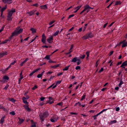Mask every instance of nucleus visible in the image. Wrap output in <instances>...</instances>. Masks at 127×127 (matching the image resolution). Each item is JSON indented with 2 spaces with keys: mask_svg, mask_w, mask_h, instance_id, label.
Wrapping results in <instances>:
<instances>
[{
  "mask_svg": "<svg viewBox=\"0 0 127 127\" xmlns=\"http://www.w3.org/2000/svg\"><path fill=\"white\" fill-rule=\"evenodd\" d=\"M42 75V74H39L37 75V77L38 78H39L40 77H41Z\"/></svg>",
  "mask_w": 127,
  "mask_h": 127,
  "instance_id": "nucleus-50",
  "label": "nucleus"
},
{
  "mask_svg": "<svg viewBox=\"0 0 127 127\" xmlns=\"http://www.w3.org/2000/svg\"><path fill=\"white\" fill-rule=\"evenodd\" d=\"M8 87H9V85H7L5 86V87L4 88V89L6 90L7 89V88H8Z\"/></svg>",
  "mask_w": 127,
  "mask_h": 127,
  "instance_id": "nucleus-54",
  "label": "nucleus"
},
{
  "mask_svg": "<svg viewBox=\"0 0 127 127\" xmlns=\"http://www.w3.org/2000/svg\"><path fill=\"white\" fill-rule=\"evenodd\" d=\"M86 96L85 95H83L82 97V98L81 99V100H82L83 99H84L85 98Z\"/></svg>",
  "mask_w": 127,
  "mask_h": 127,
  "instance_id": "nucleus-40",
  "label": "nucleus"
},
{
  "mask_svg": "<svg viewBox=\"0 0 127 127\" xmlns=\"http://www.w3.org/2000/svg\"><path fill=\"white\" fill-rule=\"evenodd\" d=\"M20 78H22V79L23 78V75H22V72H21V73L20 74Z\"/></svg>",
  "mask_w": 127,
  "mask_h": 127,
  "instance_id": "nucleus-53",
  "label": "nucleus"
},
{
  "mask_svg": "<svg viewBox=\"0 0 127 127\" xmlns=\"http://www.w3.org/2000/svg\"><path fill=\"white\" fill-rule=\"evenodd\" d=\"M8 100L9 101H11L13 102H14L16 101V100L13 98H9L8 99Z\"/></svg>",
  "mask_w": 127,
  "mask_h": 127,
  "instance_id": "nucleus-23",
  "label": "nucleus"
},
{
  "mask_svg": "<svg viewBox=\"0 0 127 127\" xmlns=\"http://www.w3.org/2000/svg\"><path fill=\"white\" fill-rule=\"evenodd\" d=\"M50 55H47L45 57V58L47 60H49L50 59Z\"/></svg>",
  "mask_w": 127,
  "mask_h": 127,
  "instance_id": "nucleus-36",
  "label": "nucleus"
},
{
  "mask_svg": "<svg viewBox=\"0 0 127 127\" xmlns=\"http://www.w3.org/2000/svg\"><path fill=\"white\" fill-rule=\"evenodd\" d=\"M70 65H69L68 66H66L64 69H63V71L67 70L68 69L69 67L70 66Z\"/></svg>",
  "mask_w": 127,
  "mask_h": 127,
  "instance_id": "nucleus-26",
  "label": "nucleus"
},
{
  "mask_svg": "<svg viewBox=\"0 0 127 127\" xmlns=\"http://www.w3.org/2000/svg\"><path fill=\"white\" fill-rule=\"evenodd\" d=\"M93 36V34L91 32L88 33L85 35L82 38L83 39H86L89 38H91Z\"/></svg>",
  "mask_w": 127,
  "mask_h": 127,
  "instance_id": "nucleus-3",
  "label": "nucleus"
},
{
  "mask_svg": "<svg viewBox=\"0 0 127 127\" xmlns=\"http://www.w3.org/2000/svg\"><path fill=\"white\" fill-rule=\"evenodd\" d=\"M19 119V121L18 122L19 124H21L24 121V120L23 119H21L19 118H18Z\"/></svg>",
  "mask_w": 127,
  "mask_h": 127,
  "instance_id": "nucleus-17",
  "label": "nucleus"
},
{
  "mask_svg": "<svg viewBox=\"0 0 127 127\" xmlns=\"http://www.w3.org/2000/svg\"><path fill=\"white\" fill-rule=\"evenodd\" d=\"M59 65V64H58L56 65H54L53 66H51V67L52 68H56L57 67H58Z\"/></svg>",
  "mask_w": 127,
  "mask_h": 127,
  "instance_id": "nucleus-32",
  "label": "nucleus"
},
{
  "mask_svg": "<svg viewBox=\"0 0 127 127\" xmlns=\"http://www.w3.org/2000/svg\"><path fill=\"white\" fill-rule=\"evenodd\" d=\"M63 102H61L57 103V105H59L60 106H61L62 105Z\"/></svg>",
  "mask_w": 127,
  "mask_h": 127,
  "instance_id": "nucleus-45",
  "label": "nucleus"
},
{
  "mask_svg": "<svg viewBox=\"0 0 127 127\" xmlns=\"http://www.w3.org/2000/svg\"><path fill=\"white\" fill-rule=\"evenodd\" d=\"M103 68H101V69L99 70V71H98L99 73H100L103 70Z\"/></svg>",
  "mask_w": 127,
  "mask_h": 127,
  "instance_id": "nucleus-48",
  "label": "nucleus"
},
{
  "mask_svg": "<svg viewBox=\"0 0 127 127\" xmlns=\"http://www.w3.org/2000/svg\"><path fill=\"white\" fill-rule=\"evenodd\" d=\"M49 101H51V100H53V98L50 96L49 97Z\"/></svg>",
  "mask_w": 127,
  "mask_h": 127,
  "instance_id": "nucleus-62",
  "label": "nucleus"
},
{
  "mask_svg": "<svg viewBox=\"0 0 127 127\" xmlns=\"http://www.w3.org/2000/svg\"><path fill=\"white\" fill-rule=\"evenodd\" d=\"M10 114L12 115H15V112L14 111H12L10 112Z\"/></svg>",
  "mask_w": 127,
  "mask_h": 127,
  "instance_id": "nucleus-35",
  "label": "nucleus"
},
{
  "mask_svg": "<svg viewBox=\"0 0 127 127\" xmlns=\"http://www.w3.org/2000/svg\"><path fill=\"white\" fill-rule=\"evenodd\" d=\"M30 30L32 31V33H34L36 32V30L33 28H31Z\"/></svg>",
  "mask_w": 127,
  "mask_h": 127,
  "instance_id": "nucleus-25",
  "label": "nucleus"
},
{
  "mask_svg": "<svg viewBox=\"0 0 127 127\" xmlns=\"http://www.w3.org/2000/svg\"><path fill=\"white\" fill-rule=\"evenodd\" d=\"M82 5L78 6L76 7L75 8V9H76V11H75L74 12V13H76L77 12V11L80 9V8L81 7Z\"/></svg>",
  "mask_w": 127,
  "mask_h": 127,
  "instance_id": "nucleus-15",
  "label": "nucleus"
},
{
  "mask_svg": "<svg viewBox=\"0 0 127 127\" xmlns=\"http://www.w3.org/2000/svg\"><path fill=\"white\" fill-rule=\"evenodd\" d=\"M50 121L51 122H54L56 121H55L54 119H50Z\"/></svg>",
  "mask_w": 127,
  "mask_h": 127,
  "instance_id": "nucleus-58",
  "label": "nucleus"
},
{
  "mask_svg": "<svg viewBox=\"0 0 127 127\" xmlns=\"http://www.w3.org/2000/svg\"><path fill=\"white\" fill-rule=\"evenodd\" d=\"M2 1L4 3H7L10 4L12 3V0H2Z\"/></svg>",
  "mask_w": 127,
  "mask_h": 127,
  "instance_id": "nucleus-9",
  "label": "nucleus"
},
{
  "mask_svg": "<svg viewBox=\"0 0 127 127\" xmlns=\"http://www.w3.org/2000/svg\"><path fill=\"white\" fill-rule=\"evenodd\" d=\"M123 45L122 46V47H125L127 46V42L125 41L124 40L123 41Z\"/></svg>",
  "mask_w": 127,
  "mask_h": 127,
  "instance_id": "nucleus-12",
  "label": "nucleus"
},
{
  "mask_svg": "<svg viewBox=\"0 0 127 127\" xmlns=\"http://www.w3.org/2000/svg\"><path fill=\"white\" fill-rule=\"evenodd\" d=\"M38 5V4L37 3H36L35 4H34L32 5V6H35L36 7H37Z\"/></svg>",
  "mask_w": 127,
  "mask_h": 127,
  "instance_id": "nucleus-64",
  "label": "nucleus"
},
{
  "mask_svg": "<svg viewBox=\"0 0 127 127\" xmlns=\"http://www.w3.org/2000/svg\"><path fill=\"white\" fill-rule=\"evenodd\" d=\"M121 3V2L120 1H117L116 2L115 5H117L118 4H120Z\"/></svg>",
  "mask_w": 127,
  "mask_h": 127,
  "instance_id": "nucleus-31",
  "label": "nucleus"
},
{
  "mask_svg": "<svg viewBox=\"0 0 127 127\" xmlns=\"http://www.w3.org/2000/svg\"><path fill=\"white\" fill-rule=\"evenodd\" d=\"M31 127H36V125L35 123L32 124V125L31 126Z\"/></svg>",
  "mask_w": 127,
  "mask_h": 127,
  "instance_id": "nucleus-61",
  "label": "nucleus"
},
{
  "mask_svg": "<svg viewBox=\"0 0 127 127\" xmlns=\"http://www.w3.org/2000/svg\"><path fill=\"white\" fill-rule=\"evenodd\" d=\"M80 66H77L76 67L75 69L76 70H78L80 69Z\"/></svg>",
  "mask_w": 127,
  "mask_h": 127,
  "instance_id": "nucleus-44",
  "label": "nucleus"
},
{
  "mask_svg": "<svg viewBox=\"0 0 127 127\" xmlns=\"http://www.w3.org/2000/svg\"><path fill=\"white\" fill-rule=\"evenodd\" d=\"M59 30L57 31L54 34V36H56L58 35L59 32Z\"/></svg>",
  "mask_w": 127,
  "mask_h": 127,
  "instance_id": "nucleus-33",
  "label": "nucleus"
},
{
  "mask_svg": "<svg viewBox=\"0 0 127 127\" xmlns=\"http://www.w3.org/2000/svg\"><path fill=\"white\" fill-rule=\"evenodd\" d=\"M48 115V113L47 112H45L43 113H40L39 115L40 119L42 121H44L45 118L47 117Z\"/></svg>",
  "mask_w": 127,
  "mask_h": 127,
  "instance_id": "nucleus-2",
  "label": "nucleus"
},
{
  "mask_svg": "<svg viewBox=\"0 0 127 127\" xmlns=\"http://www.w3.org/2000/svg\"><path fill=\"white\" fill-rule=\"evenodd\" d=\"M7 6L5 5L4 7H2L0 10V11L1 12H3L6 9Z\"/></svg>",
  "mask_w": 127,
  "mask_h": 127,
  "instance_id": "nucleus-20",
  "label": "nucleus"
},
{
  "mask_svg": "<svg viewBox=\"0 0 127 127\" xmlns=\"http://www.w3.org/2000/svg\"><path fill=\"white\" fill-rule=\"evenodd\" d=\"M84 8H85L86 10H87L86 13H88L90 11V6L88 4H86L84 6Z\"/></svg>",
  "mask_w": 127,
  "mask_h": 127,
  "instance_id": "nucleus-5",
  "label": "nucleus"
},
{
  "mask_svg": "<svg viewBox=\"0 0 127 127\" xmlns=\"http://www.w3.org/2000/svg\"><path fill=\"white\" fill-rule=\"evenodd\" d=\"M61 81H58L56 83V85H54L52 88V89H54L56 87L57 85L59 84L61 82Z\"/></svg>",
  "mask_w": 127,
  "mask_h": 127,
  "instance_id": "nucleus-13",
  "label": "nucleus"
},
{
  "mask_svg": "<svg viewBox=\"0 0 127 127\" xmlns=\"http://www.w3.org/2000/svg\"><path fill=\"white\" fill-rule=\"evenodd\" d=\"M74 14L70 15L68 17V18H70L71 17H73L74 16Z\"/></svg>",
  "mask_w": 127,
  "mask_h": 127,
  "instance_id": "nucleus-51",
  "label": "nucleus"
},
{
  "mask_svg": "<svg viewBox=\"0 0 127 127\" xmlns=\"http://www.w3.org/2000/svg\"><path fill=\"white\" fill-rule=\"evenodd\" d=\"M55 22V20H53L52 21L50 22L49 23V25H51L52 24H53V23H54Z\"/></svg>",
  "mask_w": 127,
  "mask_h": 127,
  "instance_id": "nucleus-37",
  "label": "nucleus"
},
{
  "mask_svg": "<svg viewBox=\"0 0 127 127\" xmlns=\"http://www.w3.org/2000/svg\"><path fill=\"white\" fill-rule=\"evenodd\" d=\"M18 29L17 28L16 30H15L14 32H15V34L16 35L18 34L21 33L23 31V29H20L19 30L17 31Z\"/></svg>",
  "mask_w": 127,
  "mask_h": 127,
  "instance_id": "nucleus-4",
  "label": "nucleus"
},
{
  "mask_svg": "<svg viewBox=\"0 0 127 127\" xmlns=\"http://www.w3.org/2000/svg\"><path fill=\"white\" fill-rule=\"evenodd\" d=\"M46 37L44 34H43L42 35V39L41 41L43 43H44L46 40Z\"/></svg>",
  "mask_w": 127,
  "mask_h": 127,
  "instance_id": "nucleus-7",
  "label": "nucleus"
},
{
  "mask_svg": "<svg viewBox=\"0 0 127 127\" xmlns=\"http://www.w3.org/2000/svg\"><path fill=\"white\" fill-rule=\"evenodd\" d=\"M70 114H74L76 115H77V114L75 112H71L70 113Z\"/></svg>",
  "mask_w": 127,
  "mask_h": 127,
  "instance_id": "nucleus-60",
  "label": "nucleus"
},
{
  "mask_svg": "<svg viewBox=\"0 0 127 127\" xmlns=\"http://www.w3.org/2000/svg\"><path fill=\"white\" fill-rule=\"evenodd\" d=\"M99 115L97 114L94 116L93 117L94 118V119L95 120L96 119V117Z\"/></svg>",
  "mask_w": 127,
  "mask_h": 127,
  "instance_id": "nucleus-42",
  "label": "nucleus"
},
{
  "mask_svg": "<svg viewBox=\"0 0 127 127\" xmlns=\"http://www.w3.org/2000/svg\"><path fill=\"white\" fill-rule=\"evenodd\" d=\"M73 45H72L71 46V47L69 50V51H71V52L72 51V50H71V49L73 48Z\"/></svg>",
  "mask_w": 127,
  "mask_h": 127,
  "instance_id": "nucleus-56",
  "label": "nucleus"
},
{
  "mask_svg": "<svg viewBox=\"0 0 127 127\" xmlns=\"http://www.w3.org/2000/svg\"><path fill=\"white\" fill-rule=\"evenodd\" d=\"M89 53H90V52L89 51H87V52H86V54L87 55V59L89 56Z\"/></svg>",
  "mask_w": 127,
  "mask_h": 127,
  "instance_id": "nucleus-39",
  "label": "nucleus"
},
{
  "mask_svg": "<svg viewBox=\"0 0 127 127\" xmlns=\"http://www.w3.org/2000/svg\"><path fill=\"white\" fill-rule=\"evenodd\" d=\"M83 83V82H81V83H80V85H77V86L75 88V89H77L78 87H79V86H80V87H81V86H82V84Z\"/></svg>",
  "mask_w": 127,
  "mask_h": 127,
  "instance_id": "nucleus-24",
  "label": "nucleus"
},
{
  "mask_svg": "<svg viewBox=\"0 0 127 127\" xmlns=\"http://www.w3.org/2000/svg\"><path fill=\"white\" fill-rule=\"evenodd\" d=\"M107 109H104L103 110H102V111H101L99 113H98V114L99 115V114H100L101 113H102L104 111L106 110Z\"/></svg>",
  "mask_w": 127,
  "mask_h": 127,
  "instance_id": "nucleus-49",
  "label": "nucleus"
},
{
  "mask_svg": "<svg viewBox=\"0 0 127 127\" xmlns=\"http://www.w3.org/2000/svg\"><path fill=\"white\" fill-rule=\"evenodd\" d=\"M77 57H75L72 59L71 62H76L77 61Z\"/></svg>",
  "mask_w": 127,
  "mask_h": 127,
  "instance_id": "nucleus-21",
  "label": "nucleus"
},
{
  "mask_svg": "<svg viewBox=\"0 0 127 127\" xmlns=\"http://www.w3.org/2000/svg\"><path fill=\"white\" fill-rule=\"evenodd\" d=\"M49 63H56V62L55 61H53L51 60H50L49 61Z\"/></svg>",
  "mask_w": 127,
  "mask_h": 127,
  "instance_id": "nucleus-52",
  "label": "nucleus"
},
{
  "mask_svg": "<svg viewBox=\"0 0 127 127\" xmlns=\"http://www.w3.org/2000/svg\"><path fill=\"white\" fill-rule=\"evenodd\" d=\"M127 65V60L125 61L122 63L121 67H122L123 66H125Z\"/></svg>",
  "mask_w": 127,
  "mask_h": 127,
  "instance_id": "nucleus-14",
  "label": "nucleus"
},
{
  "mask_svg": "<svg viewBox=\"0 0 127 127\" xmlns=\"http://www.w3.org/2000/svg\"><path fill=\"white\" fill-rule=\"evenodd\" d=\"M2 109L4 111H7V109H6L4 107H3Z\"/></svg>",
  "mask_w": 127,
  "mask_h": 127,
  "instance_id": "nucleus-63",
  "label": "nucleus"
},
{
  "mask_svg": "<svg viewBox=\"0 0 127 127\" xmlns=\"http://www.w3.org/2000/svg\"><path fill=\"white\" fill-rule=\"evenodd\" d=\"M36 10H33L32 11H31L30 12H27V13L29 14L30 15H33L35 12L36 11Z\"/></svg>",
  "mask_w": 127,
  "mask_h": 127,
  "instance_id": "nucleus-11",
  "label": "nucleus"
},
{
  "mask_svg": "<svg viewBox=\"0 0 127 127\" xmlns=\"http://www.w3.org/2000/svg\"><path fill=\"white\" fill-rule=\"evenodd\" d=\"M40 70V69L39 68L36 69L35 70L33 71L32 72H31L29 76H31L35 72L37 71L38 70Z\"/></svg>",
  "mask_w": 127,
  "mask_h": 127,
  "instance_id": "nucleus-8",
  "label": "nucleus"
},
{
  "mask_svg": "<svg viewBox=\"0 0 127 127\" xmlns=\"http://www.w3.org/2000/svg\"><path fill=\"white\" fill-rule=\"evenodd\" d=\"M9 79L8 77L7 76H4L3 77V79L8 80Z\"/></svg>",
  "mask_w": 127,
  "mask_h": 127,
  "instance_id": "nucleus-28",
  "label": "nucleus"
},
{
  "mask_svg": "<svg viewBox=\"0 0 127 127\" xmlns=\"http://www.w3.org/2000/svg\"><path fill=\"white\" fill-rule=\"evenodd\" d=\"M40 100L41 101H43L45 99V97H42L41 98H40Z\"/></svg>",
  "mask_w": 127,
  "mask_h": 127,
  "instance_id": "nucleus-59",
  "label": "nucleus"
},
{
  "mask_svg": "<svg viewBox=\"0 0 127 127\" xmlns=\"http://www.w3.org/2000/svg\"><path fill=\"white\" fill-rule=\"evenodd\" d=\"M28 59H29L28 58H26L25 60L23 62L21 63L20 64V65L21 66H22L28 60Z\"/></svg>",
  "mask_w": 127,
  "mask_h": 127,
  "instance_id": "nucleus-16",
  "label": "nucleus"
},
{
  "mask_svg": "<svg viewBox=\"0 0 127 127\" xmlns=\"http://www.w3.org/2000/svg\"><path fill=\"white\" fill-rule=\"evenodd\" d=\"M108 24V23H107L104 24V25L103 26V28H105L107 26V25Z\"/></svg>",
  "mask_w": 127,
  "mask_h": 127,
  "instance_id": "nucleus-57",
  "label": "nucleus"
},
{
  "mask_svg": "<svg viewBox=\"0 0 127 127\" xmlns=\"http://www.w3.org/2000/svg\"><path fill=\"white\" fill-rule=\"evenodd\" d=\"M7 52H2L0 53V57H2L6 55L7 54Z\"/></svg>",
  "mask_w": 127,
  "mask_h": 127,
  "instance_id": "nucleus-10",
  "label": "nucleus"
},
{
  "mask_svg": "<svg viewBox=\"0 0 127 127\" xmlns=\"http://www.w3.org/2000/svg\"><path fill=\"white\" fill-rule=\"evenodd\" d=\"M24 107L27 111H30L31 110L27 106H24Z\"/></svg>",
  "mask_w": 127,
  "mask_h": 127,
  "instance_id": "nucleus-19",
  "label": "nucleus"
},
{
  "mask_svg": "<svg viewBox=\"0 0 127 127\" xmlns=\"http://www.w3.org/2000/svg\"><path fill=\"white\" fill-rule=\"evenodd\" d=\"M37 88V86L35 85V86H34L32 88V90H34L35 89H36Z\"/></svg>",
  "mask_w": 127,
  "mask_h": 127,
  "instance_id": "nucleus-38",
  "label": "nucleus"
},
{
  "mask_svg": "<svg viewBox=\"0 0 127 127\" xmlns=\"http://www.w3.org/2000/svg\"><path fill=\"white\" fill-rule=\"evenodd\" d=\"M117 121L116 120H114L112 121H111L110 122V124H112L114 123H115Z\"/></svg>",
  "mask_w": 127,
  "mask_h": 127,
  "instance_id": "nucleus-34",
  "label": "nucleus"
},
{
  "mask_svg": "<svg viewBox=\"0 0 127 127\" xmlns=\"http://www.w3.org/2000/svg\"><path fill=\"white\" fill-rule=\"evenodd\" d=\"M123 83H124L122 81V79H121L120 81V82L118 86L120 87H121V86Z\"/></svg>",
  "mask_w": 127,
  "mask_h": 127,
  "instance_id": "nucleus-30",
  "label": "nucleus"
},
{
  "mask_svg": "<svg viewBox=\"0 0 127 127\" xmlns=\"http://www.w3.org/2000/svg\"><path fill=\"white\" fill-rule=\"evenodd\" d=\"M4 118H5L4 116L3 117L1 118L0 120V123H1V124H2L3 123V122L4 121Z\"/></svg>",
  "mask_w": 127,
  "mask_h": 127,
  "instance_id": "nucleus-22",
  "label": "nucleus"
},
{
  "mask_svg": "<svg viewBox=\"0 0 127 127\" xmlns=\"http://www.w3.org/2000/svg\"><path fill=\"white\" fill-rule=\"evenodd\" d=\"M77 63L78 65H79L81 63V61L80 59H77Z\"/></svg>",
  "mask_w": 127,
  "mask_h": 127,
  "instance_id": "nucleus-27",
  "label": "nucleus"
},
{
  "mask_svg": "<svg viewBox=\"0 0 127 127\" xmlns=\"http://www.w3.org/2000/svg\"><path fill=\"white\" fill-rule=\"evenodd\" d=\"M38 37V36L37 35H36V37H35V38H34L33 39H32L31 41V42L30 43H31L33 42V41H34L36 39V38L37 37Z\"/></svg>",
  "mask_w": 127,
  "mask_h": 127,
  "instance_id": "nucleus-46",
  "label": "nucleus"
},
{
  "mask_svg": "<svg viewBox=\"0 0 127 127\" xmlns=\"http://www.w3.org/2000/svg\"><path fill=\"white\" fill-rule=\"evenodd\" d=\"M5 26L4 25L2 27L1 29L0 30V33L3 31Z\"/></svg>",
  "mask_w": 127,
  "mask_h": 127,
  "instance_id": "nucleus-41",
  "label": "nucleus"
},
{
  "mask_svg": "<svg viewBox=\"0 0 127 127\" xmlns=\"http://www.w3.org/2000/svg\"><path fill=\"white\" fill-rule=\"evenodd\" d=\"M16 35V34H15V32H12V35L10 36L9 37V39H11L14 36Z\"/></svg>",
  "mask_w": 127,
  "mask_h": 127,
  "instance_id": "nucleus-29",
  "label": "nucleus"
},
{
  "mask_svg": "<svg viewBox=\"0 0 127 127\" xmlns=\"http://www.w3.org/2000/svg\"><path fill=\"white\" fill-rule=\"evenodd\" d=\"M85 56L86 55H83L82 56V57L81 56L80 57V58L82 59H83L85 58Z\"/></svg>",
  "mask_w": 127,
  "mask_h": 127,
  "instance_id": "nucleus-47",
  "label": "nucleus"
},
{
  "mask_svg": "<svg viewBox=\"0 0 127 127\" xmlns=\"http://www.w3.org/2000/svg\"><path fill=\"white\" fill-rule=\"evenodd\" d=\"M53 36H51L50 37L48 38V39H47V41L49 43H52L53 42Z\"/></svg>",
  "mask_w": 127,
  "mask_h": 127,
  "instance_id": "nucleus-6",
  "label": "nucleus"
},
{
  "mask_svg": "<svg viewBox=\"0 0 127 127\" xmlns=\"http://www.w3.org/2000/svg\"><path fill=\"white\" fill-rule=\"evenodd\" d=\"M8 12L7 16V20L8 21L11 20L12 19L11 17L13 13L15 12L16 10L14 8H12L11 10H8Z\"/></svg>",
  "mask_w": 127,
  "mask_h": 127,
  "instance_id": "nucleus-1",
  "label": "nucleus"
},
{
  "mask_svg": "<svg viewBox=\"0 0 127 127\" xmlns=\"http://www.w3.org/2000/svg\"><path fill=\"white\" fill-rule=\"evenodd\" d=\"M87 26V24H85V26L84 28V29L83 30V31L84 32L85 31V29H86Z\"/></svg>",
  "mask_w": 127,
  "mask_h": 127,
  "instance_id": "nucleus-43",
  "label": "nucleus"
},
{
  "mask_svg": "<svg viewBox=\"0 0 127 127\" xmlns=\"http://www.w3.org/2000/svg\"><path fill=\"white\" fill-rule=\"evenodd\" d=\"M40 7L41 8L43 9H46L47 8V5H46L42 6H41Z\"/></svg>",
  "mask_w": 127,
  "mask_h": 127,
  "instance_id": "nucleus-18",
  "label": "nucleus"
},
{
  "mask_svg": "<svg viewBox=\"0 0 127 127\" xmlns=\"http://www.w3.org/2000/svg\"><path fill=\"white\" fill-rule=\"evenodd\" d=\"M114 52V51H111L110 53V54H109V56H111L113 53Z\"/></svg>",
  "mask_w": 127,
  "mask_h": 127,
  "instance_id": "nucleus-55",
  "label": "nucleus"
}]
</instances>
